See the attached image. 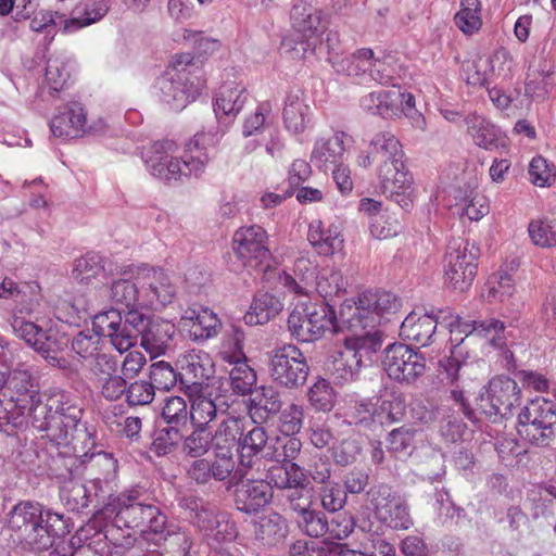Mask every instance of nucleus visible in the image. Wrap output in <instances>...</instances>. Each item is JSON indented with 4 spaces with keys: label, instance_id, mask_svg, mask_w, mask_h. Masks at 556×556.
Segmentation results:
<instances>
[{
    "label": "nucleus",
    "instance_id": "bb28decb",
    "mask_svg": "<svg viewBox=\"0 0 556 556\" xmlns=\"http://www.w3.org/2000/svg\"><path fill=\"white\" fill-rule=\"evenodd\" d=\"M182 327L188 328L195 340H205L218 334L222 323L217 315L206 307H188L180 317Z\"/></svg>",
    "mask_w": 556,
    "mask_h": 556
},
{
    "label": "nucleus",
    "instance_id": "5fc2aeb1",
    "mask_svg": "<svg viewBox=\"0 0 556 556\" xmlns=\"http://www.w3.org/2000/svg\"><path fill=\"white\" fill-rule=\"evenodd\" d=\"M457 205L460 206L462 217H467L470 222H478L490 212L489 199L475 190L459 199Z\"/></svg>",
    "mask_w": 556,
    "mask_h": 556
},
{
    "label": "nucleus",
    "instance_id": "f03ea898",
    "mask_svg": "<svg viewBox=\"0 0 556 556\" xmlns=\"http://www.w3.org/2000/svg\"><path fill=\"white\" fill-rule=\"evenodd\" d=\"M83 417V409L76 401L65 391L50 390L46 403L40 401L34 407L30 426L43 431L42 438L51 443V447H68L75 438L72 431L76 429Z\"/></svg>",
    "mask_w": 556,
    "mask_h": 556
},
{
    "label": "nucleus",
    "instance_id": "393cba45",
    "mask_svg": "<svg viewBox=\"0 0 556 556\" xmlns=\"http://www.w3.org/2000/svg\"><path fill=\"white\" fill-rule=\"evenodd\" d=\"M313 112L302 90L290 91L285 100L282 121L286 129L294 135L303 134L312 123Z\"/></svg>",
    "mask_w": 556,
    "mask_h": 556
},
{
    "label": "nucleus",
    "instance_id": "0e129e2a",
    "mask_svg": "<svg viewBox=\"0 0 556 556\" xmlns=\"http://www.w3.org/2000/svg\"><path fill=\"white\" fill-rule=\"evenodd\" d=\"M30 425L29 416L24 410L17 409L15 405L8 400L4 405L0 400V431L11 434L14 429Z\"/></svg>",
    "mask_w": 556,
    "mask_h": 556
},
{
    "label": "nucleus",
    "instance_id": "bf43d9fd",
    "mask_svg": "<svg viewBox=\"0 0 556 556\" xmlns=\"http://www.w3.org/2000/svg\"><path fill=\"white\" fill-rule=\"evenodd\" d=\"M308 401L319 412H330L334 406L336 393L330 382L326 379H318L308 389Z\"/></svg>",
    "mask_w": 556,
    "mask_h": 556
},
{
    "label": "nucleus",
    "instance_id": "4468645a",
    "mask_svg": "<svg viewBox=\"0 0 556 556\" xmlns=\"http://www.w3.org/2000/svg\"><path fill=\"white\" fill-rule=\"evenodd\" d=\"M144 307L157 309L170 304L177 294L173 277L162 267H142L138 271Z\"/></svg>",
    "mask_w": 556,
    "mask_h": 556
},
{
    "label": "nucleus",
    "instance_id": "72a5a7b5",
    "mask_svg": "<svg viewBox=\"0 0 556 556\" xmlns=\"http://www.w3.org/2000/svg\"><path fill=\"white\" fill-rule=\"evenodd\" d=\"M179 505L190 511L192 523L205 535L212 530L217 515L223 513L213 503L192 495L184 496Z\"/></svg>",
    "mask_w": 556,
    "mask_h": 556
},
{
    "label": "nucleus",
    "instance_id": "423d86ee",
    "mask_svg": "<svg viewBox=\"0 0 556 556\" xmlns=\"http://www.w3.org/2000/svg\"><path fill=\"white\" fill-rule=\"evenodd\" d=\"M479 257L480 249L475 242L462 237L452 238L444 257V285L455 292H467L477 276Z\"/></svg>",
    "mask_w": 556,
    "mask_h": 556
},
{
    "label": "nucleus",
    "instance_id": "8fccbe9b",
    "mask_svg": "<svg viewBox=\"0 0 556 556\" xmlns=\"http://www.w3.org/2000/svg\"><path fill=\"white\" fill-rule=\"evenodd\" d=\"M245 336L244 332L233 327L223 340L218 355L224 363L238 365L239 362L248 361L243 351Z\"/></svg>",
    "mask_w": 556,
    "mask_h": 556
},
{
    "label": "nucleus",
    "instance_id": "5701e85b",
    "mask_svg": "<svg viewBox=\"0 0 556 556\" xmlns=\"http://www.w3.org/2000/svg\"><path fill=\"white\" fill-rule=\"evenodd\" d=\"M220 137L222 135L217 130H202L197 132L186 144L185 167L190 173H194V176L202 175L210 162L207 150L215 148Z\"/></svg>",
    "mask_w": 556,
    "mask_h": 556
},
{
    "label": "nucleus",
    "instance_id": "69168bd1",
    "mask_svg": "<svg viewBox=\"0 0 556 556\" xmlns=\"http://www.w3.org/2000/svg\"><path fill=\"white\" fill-rule=\"evenodd\" d=\"M94 454H83L81 459L77 454H55L52 456V465L55 466V476L59 478L72 480L74 475L79 471L86 459H91Z\"/></svg>",
    "mask_w": 556,
    "mask_h": 556
},
{
    "label": "nucleus",
    "instance_id": "3c124183",
    "mask_svg": "<svg viewBox=\"0 0 556 556\" xmlns=\"http://www.w3.org/2000/svg\"><path fill=\"white\" fill-rule=\"evenodd\" d=\"M240 427L237 420L228 419L223 421L215 434H211V450L217 451H231L233 447L239 450L240 445Z\"/></svg>",
    "mask_w": 556,
    "mask_h": 556
},
{
    "label": "nucleus",
    "instance_id": "f3484780",
    "mask_svg": "<svg viewBox=\"0 0 556 556\" xmlns=\"http://www.w3.org/2000/svg\"><path fill=\"white\" fill-rule=\"evenodd\" d=\"M12 327L21 339L40 353L50 364L60 366L58 353L62 350V343L54 338L52 330L45 331L35 323L21 317L13 319Z\"/></svg>",
    "mask_w": 556,
    "mask_h": 556
},
{
    "label": "nucleus",
    "instance_id": "774afa93",
    "mask_svg": "<svg viewBox=\"0 0 556 556\" xmlns=\"http://www.w3.org/2000/svg\"><path fill=\"white\" fill-rule=\"evenodd\" d=\"M528 173L530 181L538 187L551 186L556 177L554 168L541 155L532 159Z\"/></svg>",
    "mask_w": 556,
    "mask_h": 556
},
{
    "label": "nucleus",
    "instance_id": "39448f33",
    "mask_svg": "<svg viewBox=\"0 0 556 556\" xmlns=\"http://www.w3.org/2000/svg\"><path fill=\"white\" fill-rule=\"evenodd\" d=\"M205 86L200 66L191 53H177L159 80L161 99L174 110L195 100Z\"/></svg>",
    "mask_w": 556,
    "mask_h": 556
},
{
    "label": "nucleus",
    "instance_id": "c756f323",
    "mask_svg": "<svg viewBox=\"0 0 556 556\" xmlns=\"http://www.w3.org/2000/svg\"><path fill=\"white\" fill-rule=\"evenodd\" d=\"M255 541L264 546H275L288 534L287 520L277 511H269L252 521Z\"/></svg>",
    "mask_w": 556,
    "mask_h": 556
},
{
    "label": "nucleus",
    "instance_id": "052dcab7",
    "mask_svg": "<svg viewBox=\"0 0 556 556\" xmlns=\"http://www.w3.org/2000/svg\"><path fill=\"white\" fill-rule=\"evenodd\" d=\"M104 271L103 260L97 252H88L76 260L73 275L81 282L88 283Z\"/></svg>",
    "mask_w": 556,
    "mask_h": 556
},
{
    "label": "nucleus",
    "instance_id": "dca6fc26",
    "mask_svg": "<svg viewBox=\"0 0 556 556\" xmlns=\"http://www.w3.org/2000/svg\"><path fill=\"white\" fill-rule=\"evenodd\" d=\"M0 392L8 397L17 409L24 410L31 420L34 407L40 403L38 386L35 383L31 374L25 369L13 370L8 379L0 372Z\"/></svg>",
    "mask_w": 556,
    "mask_h": 556
},
{
    "label": "nucleus",
    "instance_id": "0eeeda50",
    "mask_svg": "<svg viewBox=\"0 0 556 556\" xmlns=\"http://www.w3.org/2000/svg\"><path fill=\"white\" fill-rule=\"evenodd\" d=\"M336 311L328 302L301 303L288 317V329L300 342H314L336 328Z\"/></svg>",
    "mask_w": 556,
    "mask_h": 556
},
{
    "label": "nucleus",
    "instance_id": "ddd939ff",
    "mask_svg": "<svg viewBox=\"0 0 556 556\" xmlns=\"http://www.w3.org/2000/svg\"><path fill=\"white\" fill-rule=\"evenodd\" d=\"M178 148V143L170 139L154 141L144 155L149 173L165 181L179 180L182 176L194 175L185 167L186 156L182 160L174 156Z\"/></svg>",
    "mask_w": 556,
    "mask_h": 556
},
{
    "label": "nucleus",
    "instance_id": "4be33fe9",
    "mask_svg": "<svg viewBox=\"0 0 556 556\" xmlns=\"http://www.w3.org/2000/svg\"><path fill=\"white\" fill-rule=\"evenodd\" d=\"M438 324H442L439 308L425 314L413 311L402 321L400 336L406 341L427 346L431 343Z\"/></svg>",
    "mask_w": 556,
    "mask_h": 556
},
{
    "label": "nucleus",
    "instance_id": "412c9836",
    "mask_svg": "<svg viewBox=\"0 0 556 556\" xmlns=\"http://www.w3.org/2000/svg\"><path fill=\"white\" fill-rule=\"evenodd\" d=\"M353 141L344 131L338 130L329 138H319L315 141L311 161L324 172L342 163L348 147Z\"/></svg>",
    "mask_w": 556,
    "mask_h": 556
},
{
    "label": "nucleus",
    "instance_id": "4d7b16f0",
    "mask_svg": "<svg viewBox=\"0 0 556 556\" xmlns=\"http://www.w3.org/2000/svg\"><path fill=\"white\" fill-rule=\"evenodd\" d=\"M103 345V339L90 330L78 332L72 340L73 351L86 362L97 356L102 351Z\"/></svg>",
    "mask_w": 556,
    "mask_h": 556
},
{
    "label": "nucleus",
    "instance_id": "ea45409f",
    "mask_svg": "<svg viewBox=\"0 0 556 556\" xmlns=\"http://www.w3.org/2000/svg\"><path fill=\"white\" fill-rule=\"evenodd\" d=\"M270 465L266 468L267 481L270 486L283 489L286 485L301 484L304 479V471L294 463L283 458V460L270 459Z\"/></svg>",
    "mask_w": 556,
    "mask_h": 556
},
{
    "label": "nucleus",
    "instance_id": "f8f14e48",
    "mask_svg": "<svg viewBox=\"0 0 556 556\" xmlns=\"http://www.w3.org/2000/svg\"><path fill=\"white\" fill-rule=\"evenodd\" d=\"M309 367L303 352L293 344H285L273 352L270 375L273 379L286 387L298 388L305 383Z\"/></svg>",
    "mask_w": 556,
    "mask_h": 556
},
{
    "label": "nucleus",
    "instance_id": "49530a36",
    "mask_svg": "<svg viewBox=\"0 0 556 556\" xmlns=\"http://www.w3.org/2000/svg\"><path fill=\"white\" fill-rule=\"evenodd\" d=\"M111 299L116 305L115 308L124 311L128 307H144L142 294L139 295L138 287L128 279H118L111 287Z\"/></svg>",
    "mask_w": 556,
    "mask_h": 556
},
{
    "label": "nucleus",
    "instance_id": "473e14b6",
    "mask_svg": "<svg viewBox=\"0 0 556 556\" xmlns=\"http://www.w3.org/2000/svg\"><path fill=\"white\" fill-rule=\"evenodd\" d=\"M439 318L442 319V324H445L450 328L451 334L458 332L459 334L468 336L473 331L479 332H494L497 333L504 330V324L501 320L491 318L482 321L468 323L463 320L458 315H454L452 309L439 308Z\"/></svg>",
    "mask_w": 556,
    "mask_h": 556
},
{
    "label": "nucleus",
    "instance_id": "13d9d810",
    "mask_svg": "<svg viewBox=\"0 0 556 556\" xmlns=\"http://www.w3.org/2000/svg\"><path fill=\"white\" fill-rule=\"evenodd\" d=\"M515 293V282L506 271L493 274L488 281L486 299L489 301H508Z\"/></svg>",
    "mask_w": 556,
    "mask_h": 556
},
{
    "label": "nucleus",
    "instance_id": "a211bd4d",
    "mask_svg": "<svg viewBox=\"0 0 556 556\" xmlns=\"http://www.w3.org/2000/svg\"><path fill=\"white\" fill-rule=\"evenodd\" d=\"M87 126V113L81 103L71 101L58 106L50 122V129L54 137L70 140L84 136Z\"/></svg>",
    "mask_w": 556,
    "mask_h": 556
},
{
    "label": "nucleus",
    "instance_id": "37998d69",
    "mask_svg": "<svg viewBox=\"0 0 556 556\" xmlns=\"http://www.w3.org/2000/svg\"><path fill=\"white\" fill-rule=\"evenodd\" d=\"M293 10L292 18L294 27L302 33L305 38L318 39L326 29L323 11L312 10L307 7H303L301 12H299L298 7H294Z\"/></svg>",
    "mask_w": 556,
    "mask_h": 556
},
{
    "label": "nucleus",
    "instance_id": "aec40b11",
    "mask_svg": "<svg viewBox=\"0 0 556 556\" xmlns=\"http://www.w3.org/2000/svg\"><path fill=\"white\" fill-rule=\"evenodd\" d=\"M307 240L319 255L330 256L344 247L342 227L336 222L313 220L308 226Z\"/></svg>",
    "mask_w": 556,
    "mask_h": 556
},
{
    "label": "nucleus",
    "instance_id": "a19ab883",
    "mask_svg": "<svg viewBox=\"0 0 556 556\" xmlns=\"http://www.w3.org/2000/svg\"><path fill=\"white\" fill-rule=\"evenodd\" d=\"M168 323L152 321L141 337V346L152 356L164 354L174 333Z\"/></svg>",
    "mask_w": 556,
    "mask_h": 556
},
{
    "label": "nucleus",
    "instance_id": "20e7f679",
    "mask_svg": "<svg viewBox=\"0 0 556 556\" xmlns=\"http://www.w3.org/2000/svg\"><path fill=\"white\" fill-rule=\"evenodd\" d=\"M108 509L115 514V522L130 529H139L141 534L153 533L159 540H167V535L175 542L182 541L187 546L188 538L185 533L166 532L165 527L167 518L159 507L152 504H146L139 501V491L129 490L112 498Z\"/></svg>",
    "mask_w": 556,
    "mask_h": 556
},
{
    "label": "nucleus",
    "instance_id": "6e6552de",
    "mask_svg": "<svg viewBox=\"0 0 556 556\" xmlns=\"http://www.w3.org/2000/svg\"><path fill=\"white\" fill-rule=\"evenodd\" d=\"M400 308V301L395 294L386 290H366L357 301H346L342 305L341 317L350 328H375L377 318L395 313Z\"/></svg>",
    "mask_w": 556,
    "mask_h": 556
},
{
    "label": "nucleus",
    "instance_id": "9b49d317",
    "mask_svg": "<svg viewBox=\"0 0 556 556\" xmlns=\"http://www.w3.org/2000/svg\"><path fill=\"white\" fill-rule=\"evenodd\" d=\"M382 368L397 382L413 383L425 374V356L403 343H393L383 351Z\"/></svg>",
    "mask_w": 556,
    "mask_h": 556
},
{
    "label": "nucleus",
    "instance_id": "7ed1b4c3",
    "mask_svg": "<svg viewBox=\"0 0 556 556\" xmlns=\"http://www.w3.org/2000/svg\"><path fill=\"white\" fill-rule=\"evenodd\" d=\"M9 527L20 532V539L31 551H46L53 545L54 536L63 535L67 526L63 515L47 511L39 503L20 502L10 513Z\"/></svg>",
    "mask_w": 556,
    "mask_h": 556
},
{
    "label": "nucleus",
    "instance_id": "9d476101",
    "mask_svg": "<svg viewBox=\"0 0 556 556\" xmlns=\"http://www.w3.org/2000/svg\"><path fill=\"white\" fill-rule=\"evenodd\" d=\"M521 389L513 378L500 375L495 376L480 393L478 406L489 418L506 417L513 409L520 405Z\"/></svg>",
    "mask_w": 556,
    "mask_h": 556
},
{
    "label": "nucleus",
    "instance_id": "79ce46f5",
    "mask_svg": "<svg viewBox=\"0 0 556 556\" xmlns=\"http://www.w3.org/2000/svg\"><path fill=\"white\" fill-rule=\"evenodd\" d=\"M70 62L61 58H50L47 62L43 88L54 97L65 90L70 84Z\"/></svg>",
    "mask_w": 556,
    "mask_h": 556
},
{
    "label": "nucleus",
    "instance_id": "de8ad7c7",
    "mask_svg": "<svg viewBox=\"0 0 556 556\" xmlns=\"http://www.w3.org/2000/svg\"><path fill=\"white\" fill-rule=\"evenodd\" d=\"M456 26L466 35L477 33L482 26L481 2L462 0L460 9L454 17Z\"/></svg>",
    "mask_w": 556,
    "mask_h": 556
},
{
    "label": "nucleus",
    "instance_id": "a18cd8bd",
    "mask_svg": "<svg viewBox=\"0 0 556 556\" xmlns=\"http://www.w3.org/2000/svg\"><path fill=\"white\" fill-rule=\"evenodd\" d=\"M531 242L542 249L556 247V222L545 216L532 218L528 225Z\"/></svg>",
    "mask_w": 556,
    "mask_h": 556
},
{
    "label": "nucleus",
    "instance_id": "864d4df0",
    "mask_svg": "<svg viewBox=\"0 0 556 556\" xmlns=\"http://www.w3.org/2000/svg\"><path fill=\"white\" fill-rule=\"evenodd\" d=\"M315 289L317 293L324 298L325 302H327L328 299L343 294L346 291V281L340 270H323L316 276Z\"/></svg>",
    "mask_w": 556,
    "mask_h": 556
},
{
    "label": "nucleus",
    "instance_id": "2f4dec72",
    "mask_svg": "<svg viewBox=\"0 0 556 556\" xmlns=\"http://www.w3.org/2000/svg\"><path fill=\"white\" fill-rule=\"evenodd\" d=\"M401 92L399 90H377L369 92L361 99V106L383 118H394L400 116L399 102Z\"/></svg>",
    "mask_w": 556,
    "mask_h": 556
},
{
    "label": "nucleus",
    "instance_id": "338daca9",
    "mask_svg": "<svg viewBox=\"0 0 556 556\" xmlns=\"http://www.w3.org/2000/svg\"><path fill=\"white\" fill-rule=\"evenodd\" d=\"M193 427H204L216 417L217 409L215 403L206 396H197L189 410Z\"/></svg>",
    "mask_w": 556,
    "mask_h": 556
},
{
    "label": "nucleus",
    "instance_id": "cd10ccee",
    "mask_svg": "<svg viewBox=\"0 0 556 556\" xmlns=\"http://www.w3.org/2000/svg\"><path fill=\"white\" fill-rule=\"evenodd\" d=\"M359 408L368 414L372 421L393 424L403 419L406 412V399L403 393L392 391L384 397L377 399L375 404L361 403Z\"/></svg>",
    "mask_w": 556,
    "mask_h": 556
},
{
    "label": "nucleus",
    "instance_id": "09e8293b",
    "mask_svg": "<svg viewBox=\"0 0 556 556\" xmlns=\"http://www.w3.org/2000/svg\"><path fill=\"white\" fill-rule=\"evenodd\" d=\"M106 0H87L84 12L80 16L68 18L64 22V31L73 33L83 27L100 21L108 12Z\"/></svg>",
    "mask_w": 556,
    "mask_h": 556
},
{
    "label": "nucleus",
    "instance_id": "680f3d73",
    "mask_svg": "<svg viewBox=\"0 0 556 556\" xmlns=\"http://www.w3.org/2000/svg\"><path fill=\"white\" fill-rule=\"evenodd\" d=\"M149 377L154 390L168 391L176 386L179 375L169 363L160 361L150 366Z\"/></svg>",
    "mask_w": 556,
    "mask_h": 556
},
{
    "label": "nucleus",
    "instance_id": "6ab92c4d",
    "mask_svg": "<svg viewBox=\"0 0 556 556\" xmlns=\"http://www.w3.org/2000/svg\"><path fill=\"white\" fill-rule=\"evenodd\" d=\"M179 380L186 388L198 390L214 375V363L208 353L190 350L178 358Z\"/></svg>",
    "mask_w": 556,
    "mask_h": 556
},
{
    "label": "nucleus",
    "instance_id": "b1692460",
    "mask_svg": "<svg viewBox=\"0 0 556 556\" xmlns=\"http://www.w3.org/2000/svg\"><path fill=\"white\" fill-rule=\"evenodd\" d=\"M273 498L270 482L265 480H248L237 485L235 504L238 510L255 514Z\"/></svg>",
    "mask_w": 556,
    "mask_h": 556
},
{
    "label": "nucleus",
    "instance_id": "603ef678",
    "mask_svg": "<svg viewBox=\"0 0 556 556\" xmlns=\"http://www.w3.org/2000/svg\"><path fill=\"white\" fill-rule=\"evenodd\" d=\"M295 522L299 529L311 538H320L326 535L327 530V518L320 510L312 509L311 507L296 514Z\"/></svg>",
    "mask_w": 556,
    "mask_h": 556
},
{
    "label": "nucleus",
    "instance_id": "c85d7f7f",
    "mask_svg": "<svg viewBox=\"0 0 556 556\" xmlns=\"http://www.w3.org/2000/svg\"><path fill=\"white\" fill-rule=\"evenodd\" d=\"M247 101V89L235 80L224 81L217 89L213 109L217 118L222 116L236 117Z\"/></svg>",
    "mask_w": 556,
    "mask_h": 556
},
{
    "label": "nucleus",
    "instance_id": "7c9ffc66",
    "mask_svg": "<svg viewBox=\"0 0 556 556\" xmlns=\"http://www.w3.org/2000/svg\"><path fill=\"white\" fill-rule=\"evenodd\" d=\"M249 415L255 424L266 421L281 409L280 393L271 386H262L250 393Z\"/></svg>",
    "mask_w": 556,
    "mask_h": 556
},
{
    "label": "nucleus",
    "instance_id": "6e6d98bb",
    "mask_svg": "<svg viewBox=\"0 0 556 556\" xmlns=\"http://www.w3.org/2000/svg\"><path fill=\"white\" fill-rule=\"evenodd\" d=\"M230 366L229 383L233 393L238 395L251 393L256 383L255 370L248 364V361Z\"/></svg>",
    "mask_w": 556,
    "mask_h": 556
},
{
    "label": "nucleus",
    "instance_id": "e433bc0d",
    "mask_svg": "<svg viewBox=\"0 0 556 556\" xmlns=\"http://www.w3.org/2000/svg\"><path fill=\"white\" fill-rule=\"evenodd\" d=\"M361 365L344 346L336 351L326 362V370L340 384L354 379Z\"/></svg>",
    "mask_w": 556,
    "mask_h": 556
},
{
    "label": "nucleus",
    "instance_id": "58836bf2",
    "mask_svg": "<svg viewBox=\"0 0 556 556\" xmlns=\"http://www.w3.org/2000/svg\"><path fill=\"white\" fill-rule=\"evenodd\" d=\"M105 539L112 545L111 556H144L143 539H138L130 533H121V523L108 527Z\"/></svg>",
    "mask_w": 556,
    "mask_h": 556
},
{
    "label": "nucleus",
    "instance_id": "4c0bfd02",
    "mask_svg": "<svg viewBox=\"0 0 556 556\" xmlns=\"http://www.w3.org/2000/svg\"><path fill=\"white\" fill-rule=\"evenodd\" d=\"M519 420H530L543 429H554L556 426V404L553 400L536 397L528 403L519 413Z\"/></svg>",
    "mask_w": 556,
    "mask_h": 556
},
{
    "label": "nucleus",
    "instance_id": "f704fd0d",
    "mask_svg": "<svg viewBox=\"0 0 556 556\" xmlns=\"http://www.w3.org/2000/svg\"><path fill=\"white\" fill-rule=\"evenodd\" d=\"M283 308V303L274 294L261 293L254 296L243 319L247 325L256 326L267 324Z\"/></svg>",
    "mask_w": 556,
    "mask_h": 556
},
{
    "label": "nucleus",
    "instance_id": "2eb2a0df",
    "mask_svg": "<svg viewBox=\"0 0 556 556\" xmlns=\"http://www.w3.org/2000/svg\"><path fill=\"white\" fill-rule=\"evenodd\" d=\"M375 514L383 523L395 530H407L413 526L408 506L386 484L371 488L368 492Z\"/></svg>",
    "mask_w": 556,
    "mask_h": 556
},
{
    "label": "nucleus",
    "instance_id": "e2e57ef3",
    "mask_svg": "<svg viewBox=\"0 0 556 556\" xmlns=\"http://www.w3.org/2000/svg\"><path fill=\"white\" fill-rule=\"evenodd\" d=\"M60 497L72 511H80L88 507L90 491L80 482H71L61 488Z\"/></svg>",
    "mask_w": 556,
    "mask_h": 556
},
{
    "label": "nucleus",
    "instance_id": "1a4fd4ad",
    "mask_svg": "<svg viewBox=\"0 0 556 556\" xmlns=\"http://www.w3.org/2000/svg\"><path fill=\"white\" fill-rule=\"evenodd\" d=\"M231 250L245 268L264 271L269 266V236L260 225L238 228L231 239Z\"/></svg>",
    "mask_w": 556,
    "mask_h": 556
},
{
    "label": "nucleus",
    "instance_id": "c9c22d12",
    "mask_svg": "<svg viewBox=\"0 0 556 556\" xmlns=\"http://www.w3.org/2000/svg\"><path fill=\"white\" fill-rule=\"evenodd\" d=\"M294 273L299 277L296 280L292 275L282 271L279 275V282L288 289L289 292L298 296H308V286L316 278V268L309 260L301 257L294 263Z\"/></svg>",
    "mask_w": 556,
    "mask_h": 556
},
{
    "label": "nucleus",
    "instance_id": "a878e982",
    "mask_svg": "<svg viewBox=\"0 0 556 556\" xmlns=\"http://www.w3.org/2000/svg\"><path fill=\"white\" fill-rule=\"evenodd\" d=\"M467 131L473 142L485 150L508 149L507 136L494 124L480 115H469L466 118Z\"/></svg>",
    "mask_w": 556,
    "mask_h": 556
},
{
    "label": "nucleus",
    "instance_id": "f257e3e1",
    "mask_svg": "<svg viewBox=\"0 0 556 556\" xmlns=\"http://www.w3.org/2000/svg\"><path fill=\"white\" fill-rule=\"evenodd\" d=\"M404 151L400 140L390 131H381L374 136L368 148L362 151L356 160L359 167L376 166L382 192L408 210L415 198L413 175L404 163Z\"/></svg>",
    "mask_w": 556,
    "mask_h": 556
},
{
    "label": "nucleus",
    "instance_id": "c03bdc74",
    "mask_svg": "<svg viewBox=\"0 0 556 556\" xmlns=\"http://www.w3.org/2000/svg\"><path fill=\"white\" fill-rule=\"evenodd\" d=\"M343 346L350 350L362 366L364 359L370 361L371 356L380 349L381 340L377 332L366 331L361 336L346 337Z\"/></svg>",
    "mask_w": 556,
    "mask_h": 556
}]
</instances>
